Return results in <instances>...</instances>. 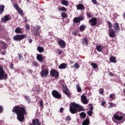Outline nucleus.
Listing matches in <instances>:
<instances>
[{"mask_svg": "<svg viewBox=\"0 0 125 125\" xmlns=\"http://www.w3.org/2000/svg\"><path fill=\"white\" fill-rule=\"evenodd\" d=\"M89 106H91L90 107H89V109L90 110V111H92V110H93V106H92V105L89 104Z\"/></svg>", "mask_w": 125, "mask_h": 125, "instance_id": "53", "label": "nucleus"}, {"mask_svg": "<svg viewBox=\"0 0 125 125\" xmlns=\"http://www.w3.org/2000/svg\"><path fill=\"white\" fill-rule=\"evenodd\" d=\"M2 49H1V48H0V54H2L3 55H5V52H6L5 50H4L3 51H1Z\"/></svg>", "mask_w": 125, "mask_h": 125, "instance_id": "45", "label": "nucleus"}, {"mask_svg": "<svg viewBox=\"0 0 125 125\" xmlns=\"http://www.w3.org/2000/svg\"><path fill=\"white\" fill-rule=\"evenodd\" d=\"M86 28V26L85 25H80L79 27V29L81 32H83V31L85 30Z\"/></svg>", "mask_w": 125, "mask_h": 125, "instance_id": "26", "label": "nucleus"}, {"mask_svg": "<svg viewBox=\"0 0 125 125\" xmlns=\"http://www.w3.org/2000/svg\"><path fill=\"white\" fill-rule=\"evenodd\" d=\"M80 116L81 118H82L83 119H84L85 117H86V114L84 112H81L80 114Z\"/></svg>", "mask_w": 125, "mask_h": 125, "instance_id": "32", "label": "nucleus"}, {"mask_svg": "<svg viewBox=\"0 0 125 125\" xmlns=\"http://www.w3.org/2000/svg\"><path fill=\"white\" fill-rule=\"evenodd\" d=\"M71 119L72 118H71V116H67L66 117L65 121H67V122H70V121H71Z\"/></svg>", "mask_w": 125, "mask_h": 125, "instance_id": "41", "label": "nucleus"}, {"mask_svg": "<svg viewBox=\"0 0 125 125\" xmlns=\"http://www.w3.org/2000/svg\"><path fill=\"white\" fill-rule=\"evenodd\" d=\"M15 32L17 34H22V33H23V29L19 27H17L15 30Z\"/></svg>", "mask_w": 125, "mask_h": 125, "instance_id": "20", "label": "nucleus"}, {"mask_svg": "<svg viewBox=\"0 0 125 125\" xmlns=\"http://www.w3.org/2000/svg\"><path fill=\"white\" fill-rule=\"evenodd\" d=\"M25 99L27 101V102H28V103L31 102V99H30V97L25 96Z\"/></svg>", "mask_w": 125, "mask_h": 125, "instance_id": "40", "label": "nucleus"}, {"mask_svg": "<svg viewBox=\"0 0 125 125\" xmlns=\"http://www.w3.org/2000/svg\"><path fill=\"white\" fill-rule=\"evenodd\" d=\"M33 64L34 66H38V62H33Z\"/></svg>", "mask_w": 125, "mask_h": 125, "instance_id": "54", "label": "nucleus"}, {"mask_svg": "<svg viewBox=\"0 0 125 125\" xmlns=\"http://www.w3.org/2000/svg\"><path fill=\"white\" fill-rule=\"evenodd\" d=\"M62 3L65 6L69 5V1L66 0H62Z\"/></svg>", "mask_w": 125, "mask_h": 125, "instance_id": "24", "label": "nucleus"}, {"mask_svg": "<svg viewBox=\"0 0 125 125\" xmlns=\"http://www.w3.org/2000/svg\"><path fill=\"white\" fill-rule=\"evenodd\" d=\"M18 58L21 61H23V57L21 55V54H18Z\"/></svg>", "mask_w": 125, "mask_h": 125, "instance_id": "43", "label": "nucleus"}, {"mask_svg": "<svg viewBox=\"0 0 125 125\" xmlns=\"http://www.w3.org/2000/svg\"><path fill=\"white\" fill-rule=\"evenodd\" d=\"M124 117H125V114L118 111L113 115L112 118V121L114 123H116V121H122L124 119Z\"/></svg>", "mask_w": 125, "mask_h": 125, "instance_id": "3", "label": "nucleus"}, {"mask_svg": "<svg viewBox=\"0 0 125 125\" xmlns=\"http://www.w3.org/2000/svg\"><path fill=\"white\" fill-rule=\"evenodd\" d=\"M78 10H83L84 9V5L83 4H78L76 6Z\"/></svg>", "mask_w": 125, "mask_h": 125, "instance_id": "19", "label": "nucleus"}, {"mask_svg": "<svg viewBox=\"0 0 125 125\" xmlns=\"http://www.w3.org/2000/svg\"><path fill=\"white\" fill-rule=\"evenodd\" d=\"M113 28L114 29L115 32H120V25L117 22H115L113 25Z\"/></svg>", "mask_w": 125, "mask_h": 125, "instance_id": "15", "label": "nucleus"}, {"mask_svg": "<svg viewBox=\"0 0 125 125\" xmlns=\"http://www.w3.org/2000/svg\"><path fill=\"white\" fill-rule=\"evenodd\" d=\"M99 93L100 94H103V93H104V90L103 88H101L99 89Z\"/></svg>", "mask_w": 125, "mask_h": 125, "instance_id": "46", "label": "nucleus"}, {"mask_svg": "<svg viewBox=\"0 0 125 125\" xmlns=\"http://www.w3.org/2000/svg\"><path fill=\"white\" fill-rule=\"evenodd\" d=\"M13 113H16L17 119L20 122H22L24 119V115L26 114L25 108L20 106H16L12 110Z\"/></svg>", "mask_w": 125, "mask_h": 125, "instance_id": "1", "label": "nucleus"}, {"mask_svg": "<svg viewBox=\"0 0 125 125\" xmlns=\"http://www.w3.org/2000/svg\"><path fill=\"white\" fill-rule=\"evenodd\" d=\"M96 49L99 52H101L103 49V46L101 45H98L96 47Z\"/></svg>", "mask_w": 125, "mask_h": 125, "instance_id": "28", "label": "nucleus"}, {"mask_svg": "<svg viewBox=\"0 0 125 125\" xmlns=\"http://www.w3.org/2000/svg\"><path fill=\"white\" fill-rule=\"evenodd\" d=\"M32 42H33V40H32L31 39H29V43H32Z\"/></svg>", "mask_w": 125, "mask_h": 125, "instance_id": "61", "label": "nucleus"}, {"mask_svg": "<svg viewBox=\"0 0 125 125\" xmlns=\"http://www.w3.org/2000/svg\"><path fill=\"white\" fill-rule=\"evenodd\" d=\"M45 67H46V65H42L41 67V69H42V70L40 72V75L42 78L47 77L48 76V74H49V69H48V68H45Z\"/></svg>", "mask_w": 125, "mask_h": 125, "instance_id": "4", "label": "nucleus"}, {"mask_svg": "<svg viewBox=\"0 0 125 125\" xmlns=\"http://www.w3.org/2000/svg\"><path fill=\"white\" fill-rule=\"evenodd\" d=\"M2 110H3V108H2V106H0V113H1V112H2Z\"/></svg>", "mask_w": 125, "mask_h": 125, "instance_id": "60", "label": "nucleus"}, {"mask_svg": "<svg viewBox=\"0 0 125 125\" xmlns=\"http://www.w3.org/2000/svg\"><path fill=\"white\" fill-rule=\"evenodd\" d=\"M4 5H0V13L1 14L3 11H4Z\"/></svg>", "mask_w": 125, "mask_h": 125, "instance_id": "31", "label": "nucleus"}, {"mask_svg": "<svg viewBox=\"0 0 125 125\" xmlns=\"http://www.w3.org/2000/svg\"><path fill=\"white\" fill-rule=\"evenodd\" d=\"M76 88L78 92H81L82 91V88H81L79 84L76 85Z\"/></svg>", "mask_w": 125, "mask_h": 125, "instance_id": "33", "label": "nucleus"}, {"mask_svg": "<svg viewBox=\"0 0 125 125\" xmlns=\"http://www.w3.org/2000/svg\"><path fill=\"white\" fill-rule=\"evenodd\" d=\"M52 94L53 96L55 98H56L57 99H60V98H61V97H62L61 94H60L59 92H58V91L55 90H54L53 91H52Z\"/></svg>", "mask_w": 125, "mask_h": 125, "instance_id": "8", "label": "nucleus"}, {"mask_svg": "<svg viewBox=\"0 0 125 125\" xmlns=\"http://www.w3.org/2000/svg\"><path fill=\"white\" fill-rule=\"evenodd\" d=\"M32 124H30V125H41V123L39 121V119L33 120Z\"/></svg>", "mask_w": 125, "mask_h": 125, "instance_id": "22", "label": "nucleus"}, {"mask_svg": "<svg viewBox=\"0 0 125 125\" xmlns=\"http://www.w3.org/2000/svg\"><path fill=\"white\" fill-rule=\"evenodd\" d=\"M17 10L19 14H22L23 13V11H22L20 8L18 9Z\"/></svg>", "mask_w": 125, "mask_h": 125, "instance_id": "44", "label": "nucleus"}, {"mask_svg": "<svg viewBox=\"0 0 125 125\" xmlns=\"http://www.w3.org/2000/svg\"><path fill=\"white\" fill-rule=\"evenodd\" d=\"M116 106H117L116 104L110 103L109 105L108 106V108H112V107H116Z\"/></svg>", "mask_w": 125, "mask_h": 125, "instance_id": "36", "label": "nucleus"}, {"mask_svg": "<svg viewBox=\"0 0 125 125\" xmlns=\"http://www.w3.org/2000/svg\"><path fill=\"white\" fill-rule=\"evenodd\" d=\"M108 24L109 30H113V29H112V27H113V25H112V23H111V22L108 21Z\"/></svg>", "mask_w": 125, "mask_h": 125, "instance_id": "39", "label": "nucleus"}, {"mask_svg": "<svg viewBox=\"0 0 125 125\" xmlns=\"http://www.w3.org/2000/svg\"><path fill=\"white\" fill-rule=\"evenodd\" d=\"M23 20H24V22H25V23H27V18H26V17H24L23 18Z\"/></svg>", "mask_w": 125, "mask_h": 125, "instance_id": "59", "label": "nucleus"}, {"mask_svg": "<svg viewBox=\"0 0 125 125\" xmlns=\"http://www.w3.org/2000/svg\"><path fill=\"white\" fill-rule=\"evenodd\" d=\"M105 104H106V102H102V104H101L102 106H104Z\"/></svg>", "mask_w": 125, "mask_h": 125, "instance_id": "57", "label": "nucleus"}, {"mask_svg": "<svg viewBox=\"0 0 125 125\" xmlns=\"http://www.w3.org/2000/svg\"><path fill=\"white\" fill-rule=\"evenodd\" d=\"M25 28H26L27 30H30V26L29 25V24H27L26 25H25Z\"/></svg>", "mask_w": 125, "mask_h": 125, "instance_id": "51", "label": "nucleus"}, {"mask_svg": "<svg viewBox=\"0 0 125 125\" xmlns=\"http://www.w3.org/2000/svg\"><path fill=\"white\" fill-rule=\"evenodd\" d=\"M37 59L40 62H42V61L43 60V57L42 54H38L37 56Z\"/></svg>", "mask_w": 125, "mask_h": 125, "instance_id": "23", "label": "nucleus"}, {"mask_svg": "<svg viewBox=\"0 0 125 125\" xmlns=\"http://www.w3.org/2000/svg\"><path fill=\"white\" fill-rule=\"evenodd\" d=\"M83 19L84 18L83 16L76 17L73 19V22H74V23H79V22H81V21H82Z\"/></svg>", "mask_w": 125, "mask_h": 125, "instance_id": "14", "label": "nucleus"}, {"mask_svg": "<svg viewBox=\"0 0 125 125\" xmlns=\"http://www.w3.org/2000/svg\"><path fill=\"white\" fill-rule=\"evenodd\" d=\"M62 87L63 89V92H64L65 94H66L68 97H70V96H71V93H70V92H69V90L67 87L62 84Z\"/></svg>", "mask_w": 125, "mask_h": 125, "instance_id": "11", "label": "nucleus"}, {"mask_svg": "<svg viewBox=\"0 0 125 125\" xmlns=\"http://www.w3.org/2000/svg\"><path fill=\"white\" fill-rule=\"evenodd\" d=\"M70 64H74V62L70 61Z\"/></svg>", "mask_w": 125, "mask_h": 125, "instance_id": "64", "label": "nucleus"}, {"mask_svg": "<svg viewBox=\"0 0 125 125\" xmlns=\"http://www.w3.org/2000/svg\"><path fill=\"white\" fill-rule=\"evenodd\" d=\"M50 74L51 77H55V78L59 77V72L55 69H51L50 71Z\"/></svg>", "mask_w": 125, "mask_h": 125, "instance_id": "7", "label": "nucleus"}, {"mask_svg": "<svg viewBox=\"0 0 125 125\" xmlns=\"http://www.w3.org/2000/svg\"><path fill=\"white\" fill-rule=\"evenodd\" d=\"M0 46L2 49H6L7 48V44L4 42H0Z\"/></svg>", "mask_w": 125, "mask_h": 125, "instance_id": "21", "label": "nucleus"}, {"mask_svg": "<svg viewBox=\"0 0 125 125\" xmlns=\"http://www.w3.org/2000/svg\"><path fill=\"white\" fill-rule=\"evenodd\" d=\"M113 75H114V74H113V73H112V72H110V73H109V76H113Z\"/></svg>", "mask_w": 125, "mask_h": 125, "instance_id": "62", "label": "nucleus"}, {"mask_svg": "<svg viewBox=\"0 0 125 125\" xmlns=\"http://www.w3.org/2000/svg\"><path fill=\"white\" fill-rule=\"evenodd\" d=\"M63 110H64V108H63V107H61L60 109V113H62V112H63Z\"/></svg>", "mask_w": 125, "mask_h": 125, "instance_id": "56", "label": "nucleus"}, {"mask_svg": "<svg viewBox=\"0 0 125 125\" xmlns=\"http://www.w3.org/2000/svg\"><path fill=\"white\" fill-rule=\"evenodd\" d=\"M67 16H68V15H67V14H66L65 13H62V18H67Z\"/></svg>", "mask_w": 125, "mask_h": 125, "instance_id": "42", "label": "nucleus"}, {"mask_svg": "<svg viewBox=\"0 0 125 125\" xmlns=\"http://www.w3.org/2000/svg\"><path fill=\"white\" fill-rule=\"evenodd\" d=\"M115 97H116V95H115V94H111L109 95V98H110V99H112V100H114Z\"/></svg>", "mask_w": 125, "mask_h": 125, "instance_id": "35", "label": "nucleus"}, {"mask_svg": "<svg viewBox=\"0 0 125 125\" xmlns=\"http://www.w3.org/2000/svg\"><path fill=\"white\" fill-rule=\"evenodd\" d=\"M89 23L90 24L91 26H96L97 24V19L96 18H93L89 20Z\"/></svg>", "mask_w": 125, "mask_h": 125, "instance_id": "10", "label": "nucleus"}, {"mask_svg": "<svg viewBox=\"0 0 125 125\" xmlns=\"http://www.w3.org/2000/svg\"><path fill=\"white\" fill-rule=\"evenodd\" d=\"M109 31V36L110 38H115L116 36V32L114 29H108Z\"/></svg>", "mask_w": 125, "mask_h": 125, "instance_id": "16", "label": "nucleus"}, {"mask_svg": "<svg viewBox=\"0 0 125 125\" xmlns=\"http://www.w3.org/2000/svg\"><path fill=\"white\" fill-rule=\"evenodd\" d=\"M87 114L90 117L91 116H92V110H89L88 111H87Z\"/></svg>", "mask_w": 125, "mask_h": 125, "instance_id": "47", "label": "nucleus"}, {"mask_svg": "<svg viewBox=\"0 0 125 125\" xmlns=\"http://www.w3.org/2000/svg\"><path fill=\"white\" fill-rule=\"evenodd\" d=\"M67 66H68V64L65 63H61L58 66V68H59V69L62 70V69H66V68H67Z\"/></svg>", "mask_w": 125, "mask_h": 125, "instance_id": "18", "label": "nucleus"}, {"mask_svg": "<svg viewBox=\"0 0 125 125\" xmlns=\"http://www.w3.org/2000/svg\"><path fill=\"white\" fill-rule=\"evenodd\" d=\"M110 61L112 63H116L117 62V60H116V58L115 57L111 56L110 58Z\"/></svg>", "mask_w": 125, "mask_h": 125, "instance_id": "29", "label": "nucleus"}, {"mask_svg": "<svg viewBox=\"0 0 125 125\" xmlns=\"http://www.w3.org/2000/svg\"><path fill=\"white\" fill-rule=\"evenodd\" d=\"M87 16H88V17H89V18H91V17H92V15H91L90 13H87Z\"/></svg>", "mask_w": 125, "mask_h": 125, "instance_id": "50", "label": "nucleus"}, {"mask_svg": "<svg viewBox=\"0 0 125 125\" xmlns=\"http://www.w3.org/2000/svg\"><path fill=\"white\" fill-rule=\"evenodd\" d=\"M59 11H67V9L65 7H58Z\"/></svg>", "mask_w": 125, "mask_h": 125, "instance_id": "30", "label": "nucleus"}, {"mask_svg": "<svg viewBox=\"0 0 125 125\" xmlns=\"http://www.w3.org/2000/svg\"><path fill=\"white\" fill-rule=\"evenodd\" d=\"M81 101L82 103H83V104H88V101L87 100V99L86 98V97L84 95H82L81 97Z\"/></svg>", "mask_w": 125, "mask_h": 125, "instance_id": "17", "label": "nucleus"}, {"mask_svg": "<svg viewBox=\"0 0 125 125\" xmlns=\"http://www.w3.org/2000/svg\"><path fill=\"white\" fill-rule=\"evenodd\" d=\"M89 125V118H87L82 123V125Z\"/></svg>", "mask_w": 125, "mask_h": 125, "instance_id": "25", "label": "nucleus"}, {"mask_svg": "<svg viewBox=\"0 0 125 125\" xmlns=\"http://www.w3.org/2000/svg\"><path fill=\"white\" fill-rule=\"evenodd\" d=\"M83 44L86 45V44H87V43H88V41H87V40H86L85 39H83Z\"/></svg>", "mask_w": 125, "mask_h": 125, "instance_id": "37", "label": "nucleus"}, {"mask_svg": "<svg viewBox=\"0 0 125 125\" xmlns=\"http://www.w3.org/2000/svg\"><path fill=\"white\" fill-rule=\"evenodd\" d=\"M14 7H15V8L16 9V10H18V9H19V6H18V5L17 4H15L14 5Z\"/></svg>", "mask_w": 125, "mask_h": 125, "instance_id": "49", "label": "nucleus"}, {"mask_svg": "<svg viewBox=\"0 0 125 125\" xmlns=\"http://www.w3.org/2000/svg\"><path fill=\"white\" fill-rule=\"evenodd\" d=\"M69 110L71 114H76L78 111H84V108L80 104L73 103L70 106Z\"/></svg>", "mask_w": 125, "mask_h": 125, "instance_id": "2", "label": "nucleus"}, {"mask_svg": "<svg viewBox=\"0 0 125 125\" xmlns=\"http://www.w3.org/2000/svg\"><path fill=\"white\" fill-rule=\"evenodd\" d=\"M37 50L40 52V53H42V52H44V49H43V47L41 46H39L37 48Z\"/></svg>", "mask_w": 125, "mask_h": 125, "instance_id": "27", "label": "nucleus"}, {"mask_svg": "<svg viewBox=\"0 0 125 125\" xmlns=\"http://www.w3.org/2000/svg\"><path fill=\"white\" fill-rule=\"evenodd\" d=\"M27 37L25 35H16L13 37L14 41H20L24 40Z\"/></svg>", "mask_w": 125, "mask_h": 125, "instance_id": "6", "label": "nucleus"}, {"mask_svg": "<svg viewBox=\"0 0 125 125\" xmlns=\"http://www.w3.org/2000/svg\"><path fill=\"white\" fill-rule=\"evenodd\" d=\"M10 19H11L10 16L9 15H7L4 16V17L1 19V22H3L4 23H5L6 21H9Z\"/></svg>", "mask_w": 125, "mask_h": 125, "instance_id": "13", "label": "nucleus"}, {"mask_svg": "<svg viewBox=\"0 0 125 125\" xmlns=\"http://www.w3.org/2000/svg\"><path fill=\"white\" fill-rule=\"evenodd\" d=\"M91 1L94 4H97V1L96 0H91Z\"/></svg>", "mask_w": 125, "mask_h": 125, "instance_id": "52", "label": "nucleus"}, {"mask_svg": "<svg viewBox=\"0 0 125 125\" xmlns=\"http://www.w3.org/2000/svg\"><path fill=\"white\" fill-rule=\"evenodd\" d=\"M73 68L78 69L79 68H80V65L78 64V63H75L73 66Z\"/></svg>", "mask_w": 125, "mask_h": 125, "instance_id": "38", "label": "nucleus"}, {"mask_svg": "<svg viewBox=\"0 0 125 125\" xmlns=\"http://www.w3.org/2000/svg\"><path fill=\"white\" fill-rule=\"evenodd\" d=\"M58 53H59V54H62V50H59L58 51Z\"/></svg>", "mask_w": 125, "mask_h": 125, "instance_id": "58", "label": "nucleus"}, {"mask_svg": "<svg viewBox=\"0 0 125 125\" xmlns=\"http://www.w3.org/2000/svg\"><path fill=\"white\" fill-rule=\"evenodd\" d=\"M9 68H10V69H13V63H10Z\"/></svg>", "mask_w": 125, "mask_h": 125, "instance_id": "55", "label": "nucleus"}, {"mask_svg": "<svg viewBox=\"0 0 125 125\" xmlns=\"http://www.w3.org/2000/svg\"><path fill=\"white\" fill-rule=\"evenodd\" d=\"M31 33L36 37V38L40 36V33L38 31V29L35 27H33V28L31 29Z\"/></svg>", "mask_w": 125, "mask_h": 125, "instance_id": "9", "label": "nucleus"}, {"mask_svg": "<svg viewBox=\"0 0 125 125\" xmlns=\"http://www.w3.org/2000/svg\"><path fill=\"white\" fill-rule=\"evenodd\" d=\"M58 43L61 48H65L66 47V43L63 40L59 41Z\"/></svg>", "mask_w": 125, "mask_h": 125, "instance_id": "12", "label": "nucleus"}, {"mask_svg": "<svg viewBox=\"0 0 125 125\" xmlns=\"http://www.w3.org/2000/svg\"><path fill=\"white\" fill-rule=\"evenodd\" d=\"M39 104H40L41 107H43V101H40V102H39Z\"/></svg>", "mask_w": 125, "mask_h": 125, "instance_id": "48", "label": "nucleus"}, {"mask_svg": "<svg viewBox=\"0 0 125 125\" xmlns=\"http://www.w3.org/2000/svg\"><path fill=\"white\" fill-rule=\"evenodd\" d=\"M7 79V74L3 70V67L0 66V80H6Z\"/></svg>", "mask_w": 125, "mask_h": 125, "instance_id": "5", "label": "nucleus"}, {"mask_svg": "<svg viewBox=\"0 0 125 125\" xmlns=\"http://www.w3.org/2000/svg\"><path fill=\"white\" fill-rule=\"evenodd\" d=\"M91 66L93 67V69H96L97 68H98V65L95 63H91Z\"/></svg>", "mask_w": 125, "mask_h": 125, "instance_id": "34", "label": "nucleus"}, {"mask_svg": "<svg viewBox=\"0 0 125 125\" xmlns=\"http://www.w3.org/2000/svg\"><path fill=\"white\" fill-rule=\"evenodd\" d=\"M72 34H73V35H75V36L77 35V33H76V32H73L72 33Z\"/></svg>", "mask_w": 125, "mask_h": 125, "instance_id": "63", "label": "nucleus"}]
</instances>
